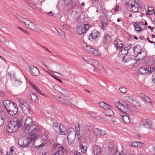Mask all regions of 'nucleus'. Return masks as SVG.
<instances>
[{
  "mask_svg": "<svg viewBox=\"0 0 155 155\" xmlns=\"http://www.w3.org/2000/svg\"><path fill=\"white\" fill-rule=\"evenodd\" d=\"M21 126V123L19 120L18 118H15L8 123L6 131L8 133H12L15 132Z\"/></svg>",
  "mask_w": 155,
  "mask_h": 155,
  "instance_id": "nucleus-1",
  "label": "nucleus"
},
{
  "mask_svg": "<svg viewBox=\"0 0 155 155\" xmlns=\"http://www.w3.org/2000/svg\"><path fill=\"white\" fill-rule=\"evenodd\" d=\"M3 105L7 112L11 116L15 115L17 113L18 109L16 107L15 103L8 100H6L4 101Z\"/></svg>",
  "mask_w": 155,
  "mask_h": 155,
  "instance_id": "nucleus-2",
  "label": "nucleus"
},
{
  "mask_svg": "<svg viewBox=\"0 0 155 155\" xmlns=\"http://www.w3.org/2000/svg\"><path fill=\"white\" fill-rule=\"evenodd\" d=\"M18 19L21 23L25 24V26L28 28L36 31L39 30L38 27L33 22H31L29 20L24 18L21 16L19 17Z\"/></svg>",
  "mask_w": 155,
  "mask_h": 155,
  "instance_id": "nucleus-3",
  "label": "nucleus"
},
{
  "mask_svg": "<svg viewBox=\"0 0 155 155\" xmlns=\"http://www.w3.org/2000/svg\"><path fill=\"white\" fill-rule=\"evenodd\" d=\"M82 58L86 63L91 64L99 70L104 69L103 65L99 64L98 61L95 60L90 59L85 56L82 57Z\"/></svg>",
  "mask_w": 155,
  "mask_h": 155,
  "instance_id": "nucleus-4",
  "label": "nucleus"
},
{
  "mask_svg": "<svg viewBox=\"0 0 155 155\" xmlns=\"http://www.w3.org/2000/svg\"><path fill=\"white\" fill-rule=\"evenodd\" d=\"M53 149L57 150L50 155H64V153L66 152V150L64 147L59 144L55 143L53 146Z\"/></svg>",
  "mask_w": 155,
  "mask_h": 155,
  "instance_id": "nucleus-5",
  "label": "nucleus"
},
{
  "mask_svg": "<svg viewBox=\"0 0 155 155\" xmlns=\"http://www.w3.org/2000/svg\"><path fill=\"white\" fill-rule=\"evenodd\" d=\"M18 102L23 113L28 115H30V106L28 103L21 99H19Z\"/></svg>",
  "mask_w": 155,
  "mask_h": 155,
  "instance_id": "nucleus-6",
  "label": "nucleus"
},
{
  "mask_svg": "<svg viewBox=\"0 0 155 155\" xmlns=\"http://www.w3.org/2000/svg\"><path fill=\"white\" fill-rule=\"evenodd\" d=\"M36 127V126L33 124L27 127H24L23 129L25 133L27 134H31L35 131Z\"/></svg>",
  "mask_w": 155,
  "mask_h": 155,
  "instance_id": "nucleus-7",
  "label": "nucleus"
},
{
  "mask_svg": "<svg viewBox=\"0 0 155 155\" xmlns=\"http://www.w3.org/2000/svg\"><path fill=\"white\" fill-rule=\"evenodd\" d=\"M18 145L23 148H27L29 146L30 142L28 139L23 140L22 139L20 138L18 141Z\"/></svg>",
  "mask_w": 155,
  "mask_h": 155,
  "instance_id": "nucleus-8",
  "label": "nucleus"
},
{
  "mask_svg": "<svg viewBox=\"0 0 155 155\" xmlns=\"http://www.w3.org/2000/svg\"><path fill=\"white\" fill-rule=\"evenodd\" d=\"M90 26L88 24H85L79 26L77 29L78 33L79 35L84 33Z\"/></svg>",
  "mask_w": 155,
  "mask_h": 155,
  "instance_id": "nucleus-9",
  "label": "nucleus"
},
{
  "mask_svg": "<svg viewBox=\"0 0 155 155\" xmlns=\"http://www.w3.org/2000/svg\"><path fill=\"white\" fill-rule=\"evenodd\" d=\"M76 136V133L74 131L69 132L67 135L68 141L70 144L72 143L74 140Z\"/></svg>",
  "mask_w": 155,
  "mask_h": 155,
  "instance_id": "nucleus-10",
  "label": "nucleus"
},
{
  "mask_svg": "<svg viewBox=\"0 0 155 155\" xmlns=\"http://www.w3.org/2000/svg\"><path fill=\"white\" fill-rule=\"evenodd\" d=\"M12 74L11 72H9L8 73V75L9 76L12 81L14 82L15 86H17L20 85L22 83V82L16 79L15 74H12V76L11 75Z\"/></svg>",
  "mask_w": 155,
  "mask_h": 155,
  "instance_id": "nucleus-11",
  "label": "nucleus"
},
{
  "mask_svg": "<svg viewBox=\"0 0 155 155\" xmlns=\"http://www.w3.org/2000/svg\"><path fill=\"white\" fill-rule=\"evenodd\" d=\"M31 74L33 76H38L39 75L40 72L38 69L36 67L32 66L29 67Z\"/></svg>",
  "mask_w": 155,
  "mask_h": 155,
  "instance_id": "nucleus-12",
  "label": "nucleus"
},
{
  "mask_svg": "<svg viewBox=\"0 0 155 155\" xmlns=\"http://www.w3.org/2000/svg\"><path fill=\"white\" fill-rule=\"evenodd\" d=\"M114 44L117 49L118 51H120L123 46L122 41L118 39H116L114 41Z\"/></svg>",
  "mask_w": 155,
  "mask_h": 155,
  "instance_id": "nucleus-13",
  "label": "nucleus"
},
{
  "mask_svg": "<svg viewBox=\"0 0 155 155\" xmlns=\"http://www.w3.org/2000/svg\"><path fill=\"white\" fill-rule=\"evenodd\" d=\"M142 126L147 128H150L152 127L151 122L148 120H144L141 122L140 124V127H142Z\"/></svg>",
  "mask_w": 155,
  "mask_h": 155,
  "instance_id": "nucleus-14",
  "label": "nucleus"
},
{
  "mask_svg": "<svg viewBox=\"0 0 155 155\" xmlns=\"http://www.w3.org/2000/svg\"><path fill=\"white\" fill-rule=\"evenodd\" d=\"M145 56V52L143 51H141L139 53H138L135 56L134 60L137 61L139 60H142L143 59Z\"/></svg>",
  "mask_w": 155,
  "mask_h": 155,
  "instance_id": "nucleus-15",
  "label": "nucleus"
},
{
  "mask_svg": "<svg viewBox=\"0 0 155 155\" xmlns=\"http://www.w3.org/2000/svg\"><path fill=\"white\" fill-rule=\"evenodd\" d=\"M112 107L110 106V107L105 108L104 110V113L106 116L111 117L114 115V112L111 109Z\"/></svg>",
  "mask_w": 155,
  "mask_h": 155,
  "instance_id": "nucleus-16",
  "label": "nucleus"
},
{
  "mask_svg": "<svg viewBox=\"0 0 155 155\" xmlns=\"http://www.w3.org/2000/svg\"><path fill=\"white\" fill-rule=\"evenodd\" d=\"M82 46L84 50L88 53H90L91 52V51L92 50H93V48H92L89 45H87L85 43H83L82 44Z\"/></svg>",
  "mask_w": 155,
  "mask_h": 155,
  "instance_id": "nucleus-17",
  "label": "nucleus"
},
{
  "mask_svg": "<svg viewBox=\"0 0 155 155\" xmlns=\"http://www.w3.org/2000/svg\"><path fill=\"white\" fill-rule=\"evenodd\" d=\"M59 130H60V131L59 133H58V134L62 135H65L68 132L66 127L62 124H60Z\"/></svg>",
  "mask_w": 155,
  "mask_h": 155,
  "instance_id": "nucleus-18",
  "label": "nucleus"
},
{
  "mask_svg": "<svg viewBox=\"0 0 155 155\" xmlns=\"http://www.w3.org/2000/svg\"><path fill=\"white\" fill-rule=\"evenodd\" d=\"M101 152V149L100 147L95 145L93 148V153L95 155H99Z\"/></svg>",
  "mask_w": 155,
  "mask_h": 155,
  "instance_id": "nucleus-19",
  "label": "nucleus"
},
{
  "mask_svg": "<svg viewBox=\"0 0 155 155\" xmlns=\"http://www.w3.org/2000/svg\"><path fill=\"white\" fill-rule=\"evenodd\" d=\"M5 117V114L4 111L0 112V126L2 125L4 122Z\"/></svg>",
  "mask_w": 155,
  "mask_h": 155,
  "instance_id": "nucleus-20",
  "label": "nucleus"
},
{
  "mask_svg": "<svg viewBox=\"0 0 155 155\" xmlns=\"http://www.w3.org/2000/svg\"><path fill=\"white\" fill-rule=\"evenodd\" d=\"M124 48L123 49L119 54V56L121 58H124L125 56L127 54L128 49Z\"/></svg>",
  "mask_w": 155,
  "mask_h": 155,
  "instance_id": "nucleus-21",
  "label": "nucleus"
},
{
  "mask_svg": "<svg viewBox=\"0 0 155 155\" xmlns=\"http://www.w3.org/2000/svg\"><path fill=\"white\" fill-rule=\"evenodd\" d=\"M111 41L110 36L108 34H106L104 35L103 39V42L106 44L109 43Z\"/></svg>",
  "mask_w": 155,
  "mask_h": 155,
  "instance_id": "nucleus-22",
  "label": "nucleus"
},
{
  "mask_svg": "<svg viewBox=\"0 0 155 155\" xmlns=\"http://www.w3.org/2000/svg\"><path fill=\"white\" fill-rule=\"evenodd\" d=\"M150 69L147 68H141L139 69V72L141 74L148 73L150 71Z\"/></svg>",
  "mask_w": 155,
  "mask_h": 155,
  "instance_id": "nucleus-23",
  "label": "nucleus"
},
{
  "mask_svg": "<svg viewBox=\"0 0 155 155\" xmlns=\"http://www.w3.org/2000/svg\"><path fill=\"white\" fill-rule=\"evenodd\" d=\"M71 16L75 19H78L80 16V14L78 12L72 11L71 14Z\"/></svg>",
  "mask_w": 155,
  "mask_h": 155,
  "instance_id": "nucleus-24",
  "label": "nucleus"
},
{
  "mask_svg": "<svg viewBox=\"0 0 155 155\" xmlns=\"http://www.w3.org/2000/svg\"><path fill=\"white\" fill-rule=\"evenodd\" d=\"M93 131L94 135L97 137H100L102 135V131L99 129L95 128Z\"/></svg>",
  "mask_w": 155,
  "mask_h": 155,
  "instance_id": "nucleus-25",
  "label": "nucleus"
},
{
  "mask_svg": "<svg viewBox=\"0 0 155 155\" xmlns=\"http://www.w3.org/2000/svg\"><path fill=\"white\" fill-rule=\"evenodd\" d=\"M121 116L122 117V120L124 123H128L130 122V120L128 115L127 113L126 114H125V115L121 114Z\"/></svg>",
  "mask_w": 155,
  "mask_h": 155,
  "instance_id": "nucleus-26",
  "label": "nucleus"
},
{
  "mask_svg": "<svg viewBox=\"0 0 155 155\" xmlns=\"http://www.w3.org/2000/svg\"><path fill=\"white\" fill-rule=\"evenodd\" d=\"M142 51L141 50L140 46L139 45H137L133 48V51L134 54L137 55L138 53H139Z\"/></svg>",
  "mask_w": 155,
  "mask_h": 155,
  "instance_id": "nucleus-27",
  "label": "nucleus"
},
{
  "mask_svg": "<svg viewBox=\"0 0 155 155\" xmlns=\"http://www.w3.org/2000/svg\"><path fill=\"white\" fill-rule=\"evenodd\" d=\"M76 5V2L75 1H72L71 2V5L69 7H66L68 11H70L74 9L75 8Z\"/></svg>",
  "mask_w": 155,
  "mask_h": 155,
  "instance_id": "nucleus-28",
  "label": "nucleus"
},
{
  "mask_svg": "<svg viewBox=\"0 0 155 155\" xmlns=\"http://www.w3.org/2000/svg\"><path fill=\"white\" fill-rule=\"evenodd\" d=\"M60 124L57 123H54L53 125V128L54 130L57 133H59L60 131L59 128L60 127Z\"/></svg>",
  "mask_w": 155,
  "mask_h": 155,
  "instance_id": "nucleus-29",
  "label": "nucleus"
},
{
  "mask_svg": "<svg viewBox=\"0 0 155 155\" xmlns=\"http://www.w3.org/2000/svg\"><path fill=\"white\" fill-rule=\"evenodd\" d=\"M32 120L30 117H28L26 119L25 124L24 127H27L29 125H32L33 124L32 123Z\"/></svg>",
  "mask_w": 155,
  "mask_h": 155,
  "instance_id": "nucleus-30",
  "label": "nucleus"
},
{
  "mask_svg": "<svg viewBox=\"0 0 155 155\" xmlns=\"http://www.w3.org/2000/svg\"><path fill=\"white\" fill-rule=\"evenodd\" d=\"M31 99L34 102H37L38 101L37 96L34 93L31 94L30 95Z\"/></svg>",
  "mask_w": 155,
  "mask_h": 155,
  "instance_id": "nucleus-31",
  "label": "nucleus"
},
{
  "mask_svg": "<svg viewBox=\"0 0 155 155\" xmlns=\"http://www.w3.org/2000/svg\"><path fill=\"white\" fill-rule=\"evenodd\" d=\"M98 104L100 107L104 108L105 109L107 107H110V105L108 104H107L103 102H100Z\"/></svg>",
  "mask_w": 155,
  "mask_h": 155,
  "instance_id": "nucleus-32",
  "label": "nucleus"
},
{
  "mask_svg": "<svg viewBox=\"0 0 155 155\" xmlns=\"http://www.w3.org/2000/svg\"><path fill=\"white\" fill-rule=\"evenodd\" d=\"M37 134H32L29 136L28 139L31 142V141L34 140L35 139H36L37 138Z\"/></svg>",
  "mask_w": 155,
  "mask_h": 155,
  "instance_id": "nucleus-33",
  "label": "nucleus"
},
{
  "mask_svg": "<svg viewBox=\"0 0 155 155\" xmlns=\"http://www.w3.org/2000/svg\"><path fill=\"white\" fill-rule=\"evenodd\" d=\"M102 24L101 25V27L102 28H103L104 25H106L107 23L108 20L107 18L104 17V19L103 20L101 19Z\"/></svg>",
  "mask_w": 155,
  "mask_h": 155,
  "instance_id": "nucleus-34",
  "label": "nucleus"
},
{
  "mask_svg": "<svg viewBox=\"0 0 155 155\" xmlns=\"http://www.w3.org/2000/svg\"><path fill=\"white\" fill-rule=\"evenodd\" d=\"M79 148L81 149L82 153H85L87 150L86 147L84 146L82 144H80L79 145Z\"/></svg>",
  "mask_w": 155,
  "mask_h": 155,
  "instance_id": "nucleus-35",
  "label": "nucleus"
},
{
  "mask_svg": "<svg viewBox=\"0 0 155 155\" xmlns=\"http://www.w3.org/2000/svg\"><path fill=\"white\" fill-rule=\"evenodd\" d=\"M138 6L137 8L133 4H131L130 5V8H133V9L131 12H138Z\"/></svg>",
  "mask_w": 155,
  "mask_h": 155,
  "instance_id": "nucleus-36",
  "label": "nucleus"
},
{
  "mask_svg": "<svg viewBox=\"0 0 155 155\" xmlns=\"http://www.w3.org/2000/svg\"><path fill=\"white\" fill-rule=\"evenodd\" d=\"M60 90L58 91L59 92L62 94L63 95H67V92L66 90H65L63 88L61 87L60 89Z\"/></svg>",
  "mask_w": 155,
  "mask_h": 155,
  "instance_id": "nucleus-37",
  "label": "nucleus"
},
{
  "mask_svg": "<svg viewBox=\"0 0 155 155\" xmlns=\"http://www.w3.org/2000/svg\"><path fill=\"white\" fill-rule=\"evenodd\" d=\"M90 53L95 56L99 55V54H98L97 51V50H94V48L93 50H92L91 51V52Z\"/></svg>",
  "mask_w": 155,
  "mask_h": 155,
  "instance_id": "nucleus-38",
  "label": "nucleus"
},
{
  "mask_svg": "<svg viewBox=\"0 0 155 155\" xmlns=\"http://www.w3.org/2000/svg\"><path fill=\"white\" fill-rule=\"evenodd\" d=\"M65 99L63 98H61V100H58V101L61 102L63 104H65L66 106H69L70 105V102H67L65 103Z\"/></svg>",
  "mask_w": 155,
  "mask_h": 155,
  "instance_id": "nucleus-39",
  "label": "nucleus"
},
{
  "mask_svg": "<svg viewBox=\"0 0 155 155\" xmlns=\"http://www.w3.org/2000/svg\"><path fill=\"white\" fill-rule=\"evenodd\" d=\"M41 139L44 142H47L48 141V138L46 134L43 135L41 137Z\"/></svg>",
  "mask_w": 155,
  "mask_h": 155,
  "instance_id": "nucleus-40",
  "label": "nucleus"
},
{
  "mask_svg": "<svg viewBox=\"0 0 155 155\" xmlns=\"http://www.w3.org/2000/svg\"><path fill=\"white\" fill-rule=\"evenodd\" d=\"M138 142L134 141L133 142H131L129 143V145L130 146H131L134 147H137L138 146Z\"/></svg>",
  "mask_w": 155,
  "mask_h": 155,
  "instance_id": "nucleus-41",
  "label": "nucleus"
},
{
  "mask_svg": "<svg viewBox=\"0 0 155 155\" xmlns=\"http://www.w3.org/2000/svg\"><path fill=\"white\" fill-rule=\"evenodd\" d=\"M119 90L121 92L124 93L127 92V90L126 88L123 87H120Z\"/></svg>",
  "mask_w": 155,
  "mask_h": 155,
  "instance_id": "nucleus-42",
  "label": "nucleus"
},
{
  "mask_svg": "<svg viewBox=\"0 0 155 155\" xmlns=\"http://www.w3.org/2000/svg\"><path fill=\"white\" fill-rule=\"evenodd\" d=\"M93 129H94L93 125L92 124H90L87 128V130L88 131L90 132Z\"/></svg>",
  "mask_w": 155,
  "mask_h": 155,
  "instance_id": "nucleus-43",
  "label": "nucleus"
},
{
  "mask_svg": "<svg viewBox=\"0 0 155 155\" xmlns=\"http://www.w3.org/2000/svg\"><path fill=\"white\" fill-rule=\"evenodd\" d=\"M124 100L130 102V100L133 101L131 98H130L128 96H126L124 97Z\"/></svg>",
  "mask_w": 155,
  "mask_h": 155,
  "instance_id": "nucleus-44",
  "label": "nucleus"
},
{
  "mask_svg": "<svg viewBox=\"0 0 155 155\" xmlns=\"http://www.w3.org/2000/svg\"><path fill=\"white\" fill-rule=\"evenodd\" d=\"M92 33V35H93V37L94 39H95L97 37L99 34V32L97 31L95 32L94 33L93 32Z\"/></svg>",
  "mask_w": 155,
  "mask_h": 155,
  "instance_id": "nucleus-45",
  "label": "nucleus"
},
{
  "mask_svg": "<svg viewBox=\"0 0 155 155\" xmlns=\"http://www.w3.org/2000/svg\"><path fill=\"white\" fill-rule=\"evenodd\" d=\"M144 100L147 103H151V104H152L150 99L147 96L146 97V98Z\"/></svg>",
  "mask_w": 155,
  "mask_h": 155,
  "instance_id": "nucleus-46",
  "label": "nucleus"
},
{
  "mask_svg": "<svg viewBox=\"0 0 155 155\" xmlns=\"http://www.w3.org/2000/svg\"><path fill=\"white\" fill-rule=\"evenodd\" d=\"M72 0H64V4L66 5H68L71 2Z\"/></svg>",
  "mask_w": 155,
  "mask_h": 155,
  "instance_id": "nucleus-47",
  "label": "nucleus"
},
{
  "mask_svg": "<svg viewBox=\"0 0 155 155\" xmlns=\"http://www.w3.org/2000/svg\"><path fill=\"white\" fill-rule=\"evenodd\" d=\"M117 107L118 109L121 111V114H124L125 115V114H126V111H124V110H122V108H119V107L117 105Z\"/></svg>",
  "mask_w": 155,
  "mask_h": 155,
  "instance_id": "nucleus-48",
  "label": "nucleus"
},
{
  "mask_svg": "<svg viewBox=\"0 0 155 155\" xmlns=\"http://www.w3.org/2000/svg\"><path fill=\"white\" fill-rule=\"evenodd\" d=\"M117 104H118L117 106L118 107H122V110H124V108H125L124 105L123 104L120 103L119 101H118L116 104V105Z\"/></svg>",
  "mask_w": 155,
  "mask_h": 155,
  "instance_id": "nucleus-49",
  "label": "nucleus"
},
{
  "mask_svg": "<svg viewBox=\"0 0 155 155\" xmlns=\"http://www.w3.org/2000/svg\"><path fill=\"white\" fill-rule=\"evenodd\" d=\"M154 11L153 8L152 7H150L148 8V12H147V14L148 15H150L151 14V13L149 12V11Z\"/></svg>",
  "mask_w": 155,
  "mask_h": 155,
  "instance_id": "nucleus-50",
  "label": "nucleus"
},
{
  "mask_svg": "<svg viewBox=\"0 0 155 155\" xmlns=\"http://www.w3.org/2000/svg\"><path fill=\"white\" fill-rule=\"evenodd\" d=\"M56 30L57 31L58 33L61 35L62 36H64L65 35V34L64 32H63L61 30Z\"/></svg>",
  "mask_w": 155,
  "mask_h": 155,
  "instance_id": "nucleus-51",
  "label": "nucleus"
},
{
  "mask_svg": "<svg viewBox=\"0 0 155 155\" xmlns=\"http://www.w3.org/2000/svg\"><path fill=\"white\" fill-rule=\"evenodd\" d=\"M31 86L35 91L38 92H39V89H38L34 84H31Z\"/></svg>",
  "mask_w": 155,
  "mask_h": 155,
  "instance_id": "nucleus-52",
  "label": "nucleus"
},
{
  "mask_svg": "<svg viewBox=\"0 0 155 155\" xmlns=\"http://www.w3.org/2000/svg\"><path fill=\"white\" fill-rule=\"evenodd\" d=\"M93 33H91L89 36V39L90 40L92 41L93 39H94V37H93V35H92Z\"/></svg>",
  "mask_w": 155,
  "mask_h": 155,
  "instance_id": "nucleus-53",
  "label": "nucleus"
},
{
  "mask_svg": "<svg viewBox=\"0 0 155 155\" xmlns=\"http://www.w3.org/2000/svg\"><path fill=\"white\" fill-rule=\"evenodd\" d=\"M54 88L55 90H57L59 91V89H60V87L58 85H55L54 86Z\"/></svg>",
  "mask_w": 155,
  "mask_h": 155,
  "instance_id": "nucleus-54",
  "label": "nucleus"
},
{
  "mask_svg": "<svg viewBox=\"0 0 155 155\" xmlns=\"http://www.w3.org/2000/svg\"><path fill=\"white\" fill-rule=\"evenodd\" d=\"M143 143L141 142H138V147L139 148H141L143 147Z\"/></svg>",
  "mask_w": 155,
  "mask_h": 155,
  "instance_id": "nucleus-55",
  "label": "nucleus"
},
{
  "mask_svg": "<svg viewBox=\"0 0 155 155\" xmlns=\"http://www.w3.org/2000/svg\"><path fill=\"white\" fill-rule=\"evenodd\" d=\"M135 25H136L137 26L139 27H140V26L141 25H143V23L142 22H140L137 23H135Z\"/></svg>",
  "mask_w": 155,
  "mask_h": 155,
  "instance_id": "nucleus-56",
  "label": "nucleus"
},
{
  "mask_svg": "<svg viewBox=\"0 0 155 155\" xmlns=\"http://www.w3.org/2000/svg\"><path fill=\"white\" fill-rule=\"evenodd\" d=\"M5 41V38L0 36V42L3 43Z\"/></svg>",
  "mask_w": 155,
  "mask_h": 155,
  "instance_id": "nucleus-57",
  "label": "nucleus"
},
{
  "mask_svg": "<svg viewBox=\"0 0 155 155\" xmlns=\"http://www.w3.org/2000/svg\"><path fill=\"white\" fill-rule=\"evenodd\" d=\"M140 96L144 100L145 98H146V96L143 93H141L140 94Z\"/></svg>",
  "mask_w": 155,
  "mask_h": 155,
  "instance_id": "nucleus-58",
  "label": "nucleus"
},
{
  "mask_svg": "<svg viewBox=\"0 0 155 155\" xmlns=\"http://www.w3.org/2000/svg\"><path fill=\"white\" fill-rule=\"evenodd\" d=\"M113 155H121V154L117 150H116Z\"/></svg>",
  "mask_w": 155,
  "mask_h": 155,
  "instance_id": "nucleus-59",
  "label": "nucleus"
},
{
  "mask_svg": "<svg viewBox=\"0 0 155 155\" xmlns=\"http://www.w3.org/2000/svg\"><path fill=\"white\" fill-rule=\"evenodd\" d=\"M45 146V144L44 143H42L41 144L38 146H36L35 147L36 148H39L40 147H43Z\"/></svg>",
  "mask_w": 155,
  "mask_h": 155,
  "instance_id": "nucleus-60",
  "label": "nucleus"
},
{
  "mask_svg": "<svg viewBox=\"0 0 155 155\" xmlns=\"http://www.w3.org/2000/svg\"><path fill=\"white\" fill-rule=\"evenodd\" d=\"M130 5L129 2H126L125 3V6L127 8H130Z\"/></svg>",
  "mask_w": 155,
  "mask_h": 155,
  "instance_id": "nucleus-61",
  "label": "nucleus"
},
{
  "mask_svg": "<svg viewBox=\"0 0 155 155\" xmlns=\"http://www.w3.org/2000/svg\"><path fill=\"white\" fill-rule=\"evenodd\" d=\"M50 71L51 73L52 74L53 73H54L55 74H57V75L59 76L61 75V74H60L58 72H54V71Z\"/></svg>",
  "mask_w": 155,
  "mask_h": 155,
  "instance_id": "nucleus-62",
  "label": "nucleus"
},
{
  "mask_svg": "<svg viewBox=\"0 0 155 155\" xmlns=\"http://www.w3.org/2000/svg\"><path fill=\"white\" fill-rule=\"evenodd\" d=\"M68 107H71V108H75V105L71 103L70 102V105L69 106H68Z\"/></svg>",
  "mask_w": 155,
  "mask_h": 155,
  "instance_id": "nucleus-63",
  "label": "nucleus"
},
{
  "mask_svg": "<svg viewBox=\"0 0 155 155\" xmlns=\"http://www.w3.org/2000/svg\"><path fill=\"white\" fill-rule=\"evenodd\" d=\"M73 154L74 155H81L80 153L78 151H75Z\"/></svg>",
  "mask_w": 155,
  "mask_h": 155,
  "instance_id": "nucleus-64",
  "label": "nucleus"
}]
</instances>
